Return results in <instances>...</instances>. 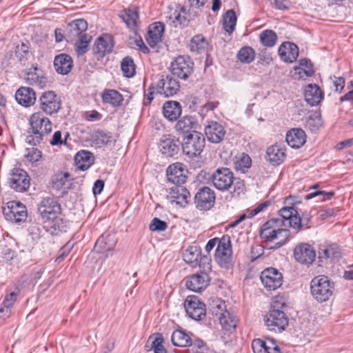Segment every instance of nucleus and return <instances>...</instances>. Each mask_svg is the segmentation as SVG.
I'll return each instance as SVG.
<instances>
[{
    "mask_svg": "<svg viewBox=\"0 0 353 353\" xmlns=\"http://www.w3.org/2000/svg\"><path fill=\"white\" fill-rule=\"evenodd\" d=\"M266 341L260 339H254L252 347L254 353H261L263 350L265 352Z\"/></svg>",
    "mask_w": 353,
    "mask_h": 353,
    "instance_id": "62",
    "label": "nucleus"
},
{
    "mask_svg": "<svg viewBox=\"0 0 353 353\" xmlns=\"http://www.w3.org/2000/svg\"><path fill=\"white\" fill-rule=\"evenodd\" d=\"M69 137V133L67 132L65 137V139H62V134L61 131H56L53 136L52 139L50 141V143L52 145H65L66 144V140L67 138Z\"/></svg>",
    "mask_w": 353,
    "mask_h": 353,
    "instance_id": "61",
    "label": "nucleus"
},
{
    "mask_svg": "<svg viewBox=\"0 0 353 353\" xmlns=\"http://www.w3.org/2000/svg\"><path fill=\"white\" fill-rule=\"evenodd\" d=\"M311 221V216L307 212H303L300 216L299 214L296 217L292 220V228L296 229L299 231L306 230L310 228V223Z\"/></svg>",
    "mask_w": 353,
    "mask_h": 353,
    "instance_id": "44",
    "label": "nucleus"
},
{
    "mask_svg": "<svg viewBox=\"0 0 353 353\" xmlns=\"http://www.w3.org/2000/svg\"><path fill=\"white\" fill-rule=\"evenodd\" d=\"M334 283L325 275H319L310 282V292L312 297L318 302L323 303L332 296Z\"/></svg>",
    "mask_w": 353,
    "mask_h": 353,
    "instance_id": "5",
    "label": "nucleus"
},
{
    "mask_svg": "<svg viewBox=\"0 0 353 353\" xmlns=\"http://www.w3.org/2000/svg\"><path fill=\"white\" fill-rule=\"evenodd\" d=\"M198 263L201 272H206L208 274L211 270V259L208 256H200Z\"/></svg>",
    "mask_w": 353,
    "mask_h": 353,
    "instance_id": "60",
    "label": "nucleus"
},
{
    "mask_svg": "<svg viewBox=\"0 0 353 353\" xmlns=\"http://www.w3.org/2000/svg\"><path fill=\"white\" fill-rule=\"evenodd\" d=\"M39 101L41 110L48 114L56 113L61 108V99L53 91L44 92Z\"/></svg>",
    "mask_w": 353,
    "mask_h": 353,
    "instance_id": "13",
    "label": "nucleus"
},
{
    "mask_svg": "<svg viewBox=\"0 0 353 353\" xmlns=\"http://www.w3.org/2000/svg\"><path fill=\"white\" fill-rule=\"evenodd\" d=\"M168 21L174 23V26L181 25L185 26L189 22L188 14L184 7L177 6L176 9H170L166 16Z\"/></svg>",
    "mask_w": 353,
    "mask_h": 353,
    "instance_id": "30",
    "label": "nucleus"
},
{
    "mask_svg": "<svg viewBox=\"0 0 353 353\" xmlns=\"http://www.w3.org/2000/svg\"><path fill=\"white\" fill-rule=\"evenodd\" d=\"M261 43L265 47H273L277 41L276 34L272 30H265L259 35Z\"/></svg>",
    "mask_w": 353,
    "mask_h": 353,
    "instance_id": "46",
    "label": "nucleus"
},
{
    "mask_svg": "<svg viewBox=\"0 0 353 353\" xmlns=\"http://www.w3.org/2000/svg\"><path fill=\"white\" fill-rule=\"evenodd\" d=\"M30 176L22 169L14 168L9 178L10 187L17 192H23L30 187Z\"/></svg>",
    "mask_w": 353,
    "mask_h": 353,
    "instance_id": "11",
    "label": "nucleus"
},
{
    "mask_svg": "<svg viewBox=\"0 0 353 353\" xmlns=\"http://www.w3.org/2000/svg\"><path fill=\"white\" fill-rule=\"evenodd\" d=\"M283 220L279 218H272L263 224L260 229V238L265 241L278 242L271 248L277 249L282 247L288 241L290 235V230L282 228Z\"/></svg>",
    "mask_w": 353,
    "mask_h": 353,
    "instance_id": "1",
    "label": "nucleus"
},
{
    "mask_svg": "<svg viewBox=\"0 0 353 353\" xmlns=\"http://www.w3.org/2000/svg\"><path fill=\"white\" fill-rule=\"evenodd\" d=\"M17 294L14 292L6 295L2 303L3 307L0 308V313L3 312L5 309H6V310H10L14 304L17 300Z\"/></svg>",
    "mask_w": 353,
    "mask_h": 353,
    "instance_id": "56",
    "label": "nucleus"
},
{
    "mask_svg": "<svg viewBox=\"0 0 353 353\" xmlns=\"http://www.w3.org/2000/svg\"><path fill=\"white\" fill-rule=\"evenodd\" d=\"M260 278L264 287L270 291L278 289L283 283L282 274L274 268L264 270Z\"/></svg>",
    "mask_w": 353,
    "mask_h": 353,
    "instance_id": "12",
    "label": "nucleus"
},
{
    "mask_svg": "<svg viewBox=\"0 0 353 353\" xmlns=\"http://www.w3.org/2000/svg\"><path fill=\"white\" fill-rule=\"evenodd\" d=\"M340 257L341 252L339 247L336 244H332L327 247L319 249V258L321 261H323L324 259H330L331 261L338 260Z\"/></svg>",
    "mask_w": 353,
    "mask_h": 353,
    "instance_id": "39",
    "label": "nucleus"
},
{
    "mask_svg": "<svg viewBox=\"0 0 353 353\" xmlns=\"http://www.w3.org/2000/svg\"><path fill=\"white\" fill-rule=\"evenodd\" d=\"M180 145L179 139L170 134L163 135L159 143V149L167 157H173L178 154Z\"/></svg>",
    "mask_w": 353,
    "mask_h": 353,
    "instance_id": "18",
    "label": "nucleus"
},
{
    "mask_svg": "<svg viewBox=\"0 0 353 353\" xmlns=\"http://www.w3.org/2000/svg\"><path fill=\"white\" fill-rule=\"evenodd\" d=\"M305 99L312 106L318 105L323 99V92L316 84H309L305 90Z\"/></svg>",
    "mask_w": 353,
    "mask_h": 353,
    "instance_id": "33",
    "label": "nucleus"
},
{
    "mask_svg": "<svg viewBox=\"0 0 353 353\" xmlns=\"http://www.w3.org/2000/svg\"><path fill=\"white\" fill-rule=\"evenodd\" d=\"M251 163L250 157L248 154H243L241 157L235 162V168L236 170L244 172L245 169L250 167Z\"/></svg>",
    "mask_w": 353,
    "mask_h": 353,
    "instance_id": "58",
    "label": "nucleus"
},
{
    "mask_svg": "<svg viewBox=\"0 0 353 353\" xmlns=\"http://www.w3.org/2000/svg\"><path fill=\"white\" fill-rule=\"evenodd\" d=\"M207 41L205 37L201 34L194 36L190 41V48L192 52L201 53L205 50Z\"/></svg>",
    "mask_w": 353,
    "mask_h": 353,
    "instance_id": "51",
    "label": "nucleus"
},
{
    "mask_svg": "<svg viewBox=\"0 0 353 353\" xmlns=\"http://www.w3.org/2000/svg\"><path fill=\"white\" fill-rule=\"evenodd\" d=\"M167 197L171 203H176L181 206H184L188 203L190 194L185 187L181 185H173L170 188Z\"/></svg>",
    "mask_w": 353,
    "mask_h": 353,
    "instance_id": "19",
    "label": "nucleus"
},
{
    "mask_svg": "<svg viewBox=\"0 0 353 353\" xmlns=\"http://www.w3.org/2000/svg\"><path fill=\"white\" fill-rule=\"evenodd\" d=\"M227 311L226 305L224 302L220 299L213 301V303L211 305L210 312L213 316L217 317L218 320L220 319V316H223L224 313Z\"/></svg>",
    "mask_w": 353,
    "mask_h": 353,
    "instance_id": "54",
    "label": "nucleus"
},
{
    "mask_svg": "<svg viewBox=\"0 0 353 353\" xmlns=\"http://www.w3.org/2000/svg\"><path fill=\"white\" fill-rule=\"evenodd\" d=\"M205 133L210 142L218 143L223 139L225 131L221 124L211 121L208 122L205 128Z\"/></svg>",
    "mask_w": 353,
    "mask_h": 353,
    "instance_id": "21",
    "label": "nucleus"
},
{
    "mask_svg": "<svg viewBox=\"0 0 353 353\" xmlns=\"http://www.w3.org/2000/svg\"><path fill=\"white\" fill-rule=\"evenodd\" d=\"M265 352L267 353H281L280 347L272 339H268L266 341Z\"/></svg>",
    "mask_w": 353,
    "mask_h": 353,
    "instance_id": "63",
    "label": "nucleus"
},
{
    "mask_svg": "<svg viewBox=\"0 0 353 353\" xmlns=\"http://www.w3.org/2000/svg\"><path fill=\"white\" fill-rule=\"evenodd\" d=\"M15 99L21 105L29 107L35 103L36 94L31 88L21 87L16 92Z\"/></svg>",
    "mask_w": 353,
    "mask_h": 353,
    "instance_id": "25",
    "label": "nucleus"
},
{
    "mask_svg": "<svg viewBox=\"0 0 353 353\" xmlns=\"http://www.w3.org/2000/svg\"><path fill=\"white\" fill-rule=\"evenodd\" d=\"M182 108L179 102L168 101L163 106V116L169 121H176L181 114Z\"/></svg>",
    "mask_w": 353,
    "mask_h": 353,
    "instance_id": "32",
    "label": "nucleus"
},
{
    "mask_svg": "<svg viewBox=\"0 0 353 353\" xmlns=\"http://www.w3.org/2000/svg\"><path fill=\"white\" fill-rule=\"evenodd\" d=\"M219 321L222 327L227 330H230L232 328L236 327L237 321L236 316L228 311L225 312L223 316H220Z\"/></svg>",
    "mask_w": 353,
    "mask_h": 353,
    "instance_id": "53",
    "label": "nucleus"
},
{
    "mask_svg": "<svg viewBox=\"0 0 353 353\" xmlns=\"http://www.w3.org/2000/svg\"><path fill=\"white\" fill-rule=\"evenodd\" d=\"M183 305L187 314L194 320H201L206 314L204 303L196 296H188Z\"/></svg>",
    "mask_w": 353,
    "mask_h": 353,
    "instance_id": "10",
    "label": "nucleus"
},
{
    "mask_svg": "<svg viewBox=\"0 0 353 353\" xmlns=\"http://www.w3.org/2000/svg\"><path fill=\"white\" fill-rule=\"evenodd\" d=\"M265 323L271 331H281L288 325V319L283 311L274 308L269 312Z\"/></svg>",
    "mask_w": 353,
    "mask_h": 353,
    "instance_id": "15",
    "label": "nucleus"
},
{
    "mask_svg": "<svg viewBox=\"0 0 353 353\" xmlns=\"http://www.w3.org/2000/svg\"><path fill=\"white\" fill-rule=\"evenodd\" d=\"M286 157L285 149L278 144L268 148L266 159L273 165H278L283 163Z\"/></svg>",
    "mask_w": 353,
    "mask_h": 353,
    "instance_id": "29",
    "label": "nucleus"
},
{
    "mask_svg": "<svg viewBox=\"0 0 353 353\" xmlns=\"http://www.w3.org/2000/svg\"><path fill=\"white\" fill-rule=\"evenodd\" d=\"M179 90V82L170 75H162L156 85V92L165 97L174 96Z\"/></svg>",
    "mask_w": 353,
    "mask_h": 353,
    "instance_id": "9",
    "label": "nucleus"
},
{
    "mask_svg": "<svg viewBox=\"0 0 353 353\" xmlns=\"http://www.w3.org/2000/svg\"><path fill=\"white\" fill-rule=\"evenodd\" d=\"M94 161L93 154L87 150L79 151L74 157L77 168L83 171L88 170L94 163Z\"/></svg>",
    "mask_w": 353,
    "mask_h": 353,
    "instance_id": "34",
    "label": "nucleus"
},
{
    "mask_svg": "<svg viewBox=\"0 0 353 353\" xmlns=\"http://www.w3.org/2000/svg\"><path fill=\"white\" fill-rule=\"evenodd\" d=\"M213 185L219 190H228L234 185V192L239 195L243 190L242 181L234 182L233 172L228 168L217 169L211 176Z\"/></svg>",
    "mask_w": 353,
    "mask_h": 353,
    "instance_id": "4",
    "label": "nucleus"
},
{
    "mask_svg": "<svg viewBox=\"0 0 353 353\" xmlns=\"http://www.w3.org/2000/svg\"><path fill=\"white\" fill-rule=\"evenodd\" d=\"M334 192H327L325 191L318 190L306 194L305 196V199L309 200L316 196H322L321 201H326L330 200L334 196Z\"/></svg>",
    "mask_w": 353,
    "mask_h": 353,
    "instance_id": "59",
    "label": "nucleus"
},
{
    "mask_svg": "<svg viewBox=\"0 0 353 353\" xmlns=\"http://www.w3.org/2000/svg\"><path fill=\"white\" fill-rule=\"evenodd\" d=\"M168 180L174 185H181L186 181V176L181 163L170 165L166 170Z\"/></svg>",
    "mask_w": 353,
    "mask_h": 353,
    "instance_id": "26",
    "label": "nucleus"
},
{
    "mask_svg": "<svg viewBox=\"0 0 353 353\" xmlns=\"http://www.w3.org/2000/svg\"><path fill=\"white\" fill-rule=\"evenodd\" d=\"M25 79L29 85H35L39 88H43L48 83L47 78L43 75L42 71L37 68L27 72Z\"/></svg>",
    "mask_w": 353,
    "mask_h": 353,
    "instance_id": "35",
    "label": "nucleus"
},
{
    "mask_svg": "<svg viewBox=\"0 0 353 353\" xmlns=\"http://www.w3.org/2000/svg\"><path fill=\"white\" fill-rule=\"evenodd\" d=\"M278 52L282 60L285 62L292 63L299 56V48L293 43L284 42L279 48Z\"/></svg>",
    "mask_w": 353,
    "mask_h": 353,
    "instance_id": "24",
    "label": "nucleus"
},
{
    "mask_svg": "<svg viewBox=\"0 0 353 353\" xmlns=\"http://www.w3.org/2000/svg\"><path fill=\"white\" fill-rule=\"evenodd\" d=\"M121 70L126 77H132L135 74V65L130 57H125L121 63Z\"/></svg>",
    "mask_w": 353,
    "mask_h": 353,
    "instance_id": "52",
    "label": "nucleus"
},
{
    "mask_svg": "<svg viewBox=\"0 0 353 353\" xmlns=\"http://www.w3.org/2000/svg\"><path fill=\"white\" fill-rule=\"evenodd\" d=\"M102 99L104 103H110L114 107H117L121 104L123 98L118 91L109 90L103 92Z\"/></svg>",
    "mask_w": 353,
    "mask_h": 353,
    "instance_id": "41",
    "label": "nucleus"
},
{
    "mask_svg": "<svg viewBox=\"0 0 353 353\" xmlns=\"http://www.w3.org/2000/svg\"><path fill=\"white\" fill-rule=\"evenodd\" d=\"M297 214L298 212L294 206L283 207L279 210L280 219L283 220V225H285V221H288L291 228H292V220H294V217L297 216Z\"/></svg>",
    "mask_w": 353,
    "mask_h": 353,
    "instance_id": "47",
    "label": "nucleus"
},
{
    "mask_svg": "<svg viewBox=\"0 0 353 353\" xmlns=\"http://www.w3.org/2000/svg\"><path fill=\"white\" fill-rule=\"evenodd\" d=\"M164 29V24L161 22H156L149 26L146 41L152 48L161 41Z\"/></svg>",
    "mask_w": 353,
    "mask_h": 353,
    "instance_id": "28",
    "label": "nucleus"
},
{
    "mask_svg": "<svg viewBox=\"0 0 353 353\" xmlns=\"http://www.w3.org/2000/svg\"><path fill=\"white\" fill-rule=\"evenodd\" d=\"M196 122L191 116H185L178 121L175 125L176 130L181 134L189 133L195 130Z\"/></svg>",
    "mask_w": 353,
    "mask_h": 353,
    "instance_id": "38",
    "label": "nucleus"
},
{
    "mask_svg": "<svg viewBox=\"0 0 353 353\" xmlns=\"http://www.w3.org/2000/svg\"><path fill=\"white\" fill-rule=\"evenodd\" d=\"M88 28V23L83 19L73 20L67 26V32L70 39L82 35Z\"/></svg>",
    "mask_w": 353,
    "mask_h": 353,
    "instance_id": "36",
    "label": "nucleus"
},
{
    "mask_svg": "<svg viewBox=\"0 0 353 353\" xmlns=\"http://www.w3.org/2000/svg\"><path fill=\"white\" fill-rule=\"evenodd\" d=\"M43 227H39L37 225H32L30 227V234L34 240L40 239L43 235Z\"/></svg>",
    "mask_w": 353,
    "mask_h": 353,
    "instance_id": "64",
    "label": "nucleus"
},
{
    "mask_svg": "<svg viewBox=\"0 0 353 353\" xmlns=\"http://www.w3.org/2000/svg\"><path fill=\"white\" fill-rule=\"evenodd\" d=\"M306 141V134L301 128H292L286 134V142L292 148H299Z\"/></svg>",
    "mask_w": 353,
    "mask_h": 353,
    "instance_id": "27",
    "label": "nucleus"
},
{
    "mask_svg": "<svg viewBox=\"0 0 353 353\" xmlns=\"http://www.w3.org/2000/svg\"><path fill=\"white\" fill-rule=\"evenodd\" d=\"M215 194L209 187L201 188L194 196L196 208L200 210H209L214 203Z\"/></svg>",
    "mask_w": 353,
    "mask_h": 353,
    "instance_id": "16",
    "label": "nucleus"
},
{
    "mask_svg": "<svg viewBox=\"0 0 353 353\" xmlns=\"http://www.w3.org/2000/svg\"><path fill=\"white\" fill-rule=\"evenodd\" d=\"M236 13L233 10H228L223 17V25L224 30L231 34L235 29L236 23Z\"/></svg>",
    "mask_w": 353,
    "mask_h": 353,
    "instance_id": "42",
    "label": "nucleus"
},
{
    "mask_svg": "<svg viewBox=\"0 0 353 353\" xmlns=\"http://www.w3.org/2000/svg\"><path fill=\"white\" fill-rule=\"evenodd\" d=\"M3 214L7 220L15 223L25 221L27 218L26 206L19 201L8 203V207L3 208Z\"/></svg>",
    "mask_w": 353,
    "mask_h": 353,
    "instance_id": "14",
    "label": "nucleus"
},
{
    "mask_svg": "<svg viewBox=\"0 0 353 353\" xmlns=\"http://www.w3.org/2000/svg\"><path fill=\"white\" fill-rule=\"evenodd\" d=\"M205 139L203 135L194 130L183 139L182 150L185 155L189 158L199 157L203 150Z\"/></svg>",
    "mask_w": 353,
    "mask_h": 353,
    "instance_id": "6",
    "label": "nucleus"
},
{
    "mask_svg": "<svg viewBox=\"0 0 353 353\" xmlns=\"http://www.w3.org/2000/svg\"><path fill=\"white\" fill-rule=\"evenodd\" d=\"M72 180L71 175L68 172H59L55 174L52 179V188L59 190L63 188L66 183Z\"/></svg>",
    "mask_w": 353,
    "mask_h": 353,
    "instance_id": "49",
    "label": "nucleus"
},
{
    "mask_svg": "<svg viewBox=\"0 0 353 353\" xmlns=\"http://www.w3.org/2000/svg\"><path fill=\"white\" fill-rule=\"evenodd\" d=\"M92 40V37L88 34H83L75 44L76 52L79 56L84 54L88 49V45Z\"/></svg>",
    "mask_w": 353,
    "mask_h": 353,
    "instance_id": "50",
    "label": "nucleus"
},
{
    "mask_svg": "<svg viewBox=\"0 0 353 353\" xmlns=\"http://www.w3.org/2000/svg\"><path fill=\"white\" fill-rule=\"evenodd\" d=\"M237 58L241 63H250L255 58V52L252 48L244 46L238 52Z\"/></svg>",
    "mask_w": 353,
    "mask_h": 353,
    "instance_id": "48",
    "label": "nucleus"
},
{
    "mask_svg": "<svg viewBox=\"0 0 353 353\" xmlns=\"http://www.w3.org/2000/svg\"><path fill=\"white\" fill-rule=\"evenodd\" d=\"M294 256L300 263L311 264L316 257V252L310 244L301 243L294 248Z\"/></svg>",
    "mask_w": 353,
    "mask_h": 353,
    "instance_id": "17",
    "label": "nucleus"
},
{
    "mask_svg": "<svg viewBox=\"0 0 353 353\" xmlns=\"http://www.w3.org/2000/svg\"><path fill=\"white\" fill-rule=\"evenodd\" d=\"M114 47L113 39L111 35L103 34L99 37L94 45V52L101 57L110 53Z\"/></svg>",
    "mask_w": 353,
    "mask_h": 353,
    "instance_id": "23",
    "label": "nucleus"
},
{
    "mask_svg": "<svg viewBox=\"0 0 353 353\" xmlns=\"http://www.w3.org/2000/svg\"><path fill=\"white\" fill-rule=\"evenodd\" d=\"M38 211L46 221H51V228L62 231L65 228V223L59 217L60 205L53 198H45L39 205Z\"/></svg>",
    "mask_w": 353,
    "mask_h": 353,
    "instance_id": "3",
    "label": "nucleus"
},
{
    "mask_svg": "<svg viewBox=\"0 0 353 353\" xmlns=\"http://www.w3.org/2000/svg\"><path fill=\"white\" fill-rule=\"evenodd\" d=\"M123 21L128 27L134 30L137 26L139 19L138 8L135 6L125 9L120 14Z\"/></svg>",
    "mask_w": 353,
    "mask_h": 353,
    "instance_id": "37",
    "label": "nucleus"
},
{
    "mask_svg": "<svg viewBox=\"0 0 353 353\" xmlns=\"http://www.w3.org/2000/svg\"><path fill=\"white\" fill-rule=\"evenodd\" d=\"M232 254L230 236L224 235L219 241L215 252V259L222 268L229 269L232 266Z\"/></svg>",
    "mask_w": 353,
    "mask_h": 353,
    "instance_id": "8",
    "label": "nucleus"
},
{
    "mask_svg": "<svg viewBox=\"0 0 353 353\" xmlns=\"http://www.w3.org/2000/svg\"><path fill=\"white\" fill-rule=\"evenodd\" d=\"M200 256L201 250L196 245L189 247L183 254L184 261L192 265H194V263L197 264Z\"/></svg>",
    "mask_w": 353,
    "mask_h": 353,
    "instance_id": "45",
    "label": "nucleus"
},
{
    "mask_svg": "<svg viewBox=\"0 0 353 353\" xmlns=\"http://www.w3.org/2000/svg\"><path fill=\"white\" fill-rule=\"evenodd\" d=\"M117 241L114 234L105 232L97 239L94 250L98 253H104L112 250L117 244Z\"/></svg>",
    "mask_w": 353,
    "mask_h": 353,
    "instance_id": "22",
    "label": "nucleus"
},
{
    "mask_svg": "<svg viewBox=\"0 0 353 353\" xmlns=\"http://www.w3.org/2000/svg\"><path fill=\"white\" fill-rule=\"evenodd\" d=\"M168 228V224L165 221L161 220L160 219L157 217H154L150 225L149 229L151 231H159V232H163L165 231Z\"/></svg>",
    "mask_w": 353,
    "mask_h": 353,
    "instance_id": "57",
    "label": "nucleus"
},
{
    "mask_svg": "<svg viewBox=\"0 0 353 353\" xmlns=\"http://www.w3.org/2000/svg\"><path fill=\"white\" fill-rule=\"evenodd\" d=\"M171 341L174 345L179 347H190L192 345L190 336L182 330L174 331Z\"/></svg>",
    "mask_w": 353,
    "mask_h": 353,
    "instance_id": "40",
    "label": "nucleus"
},
{
    "mask_svg": "<svg viewBox=\"0 0 353 353\" xmlns=\"http://www.w3.org/2000/svg\"><path fill=\"white\" fill-rule=\"evenodd\" d=\"M30 128L28 130L26 141L37 145L52 131V123L42 112H35L30 119Z\"/></svg>",
    "mask_w": 353,
    "mask_h": 353,
    "instance_id": "2",
    "label": "nucleus"
},
{
    "mask_svg": "<svg viewBox=\"0 0 353 353\" xmlns=\"http://www.w3.org/2000/svg\"><path fill=\"white\" fill-rule=\"evenodd\" d=\"M323 121L321 114L316 112L310 114L306 119L305 128L312 132H316L322 126Z\"/></svg>",
    "mask_w": 353,
    "mask_h": 353,
    "instance_id": "43",
    "label": "nucleus"
},
{
    "mask_svg": "<svg viewBox=\"0 0 353 353\" xmlns=\"http://www.w3.org/2000/svg\"><path fill=\"white\" fill-rule=\"evenodd\" d=\"M73 66L72 59L66 54H60L55 57L54 67L55 70L61 74H67Z\"/></svg>",
    "mask_w": 353,
    "mask_h": 353,
    "instance_id": "31",
    "label": "nucleus"
},
{
    "mask_svg": "<svg viewBox=\"0 0 353 353\" xmlns=\"http://www.w3.org/2000/svg\"><path fill=\"white\" fill-rule=\"evenodd\" d=\"M210 281L208 274L200 272L189 277L185 284L189 290L193 292H201L208 287Z\"/></svg>",
    "mask_w": 353,
    "mask_h": 353,
    "instance_id": "20",
    "label": "nucleus"
},
{
    "mask_svg": "<svg viewBox=\"0 0 353 353\" xmlns=\"http://www.w3.org/2000/svg\"><path fill=\"white\" fill-rule=\"evenodd\" d=\"M194 62L188 55H179L171 63V71L174 76L186 80L194 71Z\"/></svg>",
    "mask_w": 353,
    "mask_h": 353,
    "instance_id": "7",
    "label": "nucleus"
},
{
    "mask_svg": "<svg viewBox=\"0 0 353 353\" xmlns=\"http://www.w3.org/2000/svg\"><path fill=\"white\" fill-rule=\"evenodd\" d=\"M297 70H299V74H301L303 72L307 77H312L314 73L312 62L307 59L300 60L299 66Z\"/></svg>",
    "mask_w": 353,
    "mask_h": 353,
    "instance_id": "55",
    "label": "nucleus"
}]
</instances>
